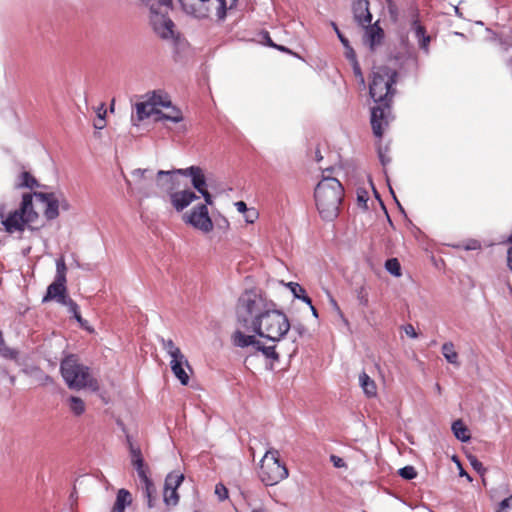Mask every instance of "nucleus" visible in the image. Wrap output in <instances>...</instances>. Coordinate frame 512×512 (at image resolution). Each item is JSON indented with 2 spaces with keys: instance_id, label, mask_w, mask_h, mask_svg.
Segmentation results:
<instances>
[{
  "instance_id": "obj_42",
  "label": "nucleus",
  "mask_w": 512,
  "mask_h": 512,
  "mask_svg": "<svg viewBox=\"0 0 512 512\" xmlns=\"http://www.w3.org/2000/svg\"><path fill=\"white\" fill-rule=\"evenodd\" d=\"M351 65H352V69H353V73H354L355 77L359 80V82L361 84H364L365 83V79H364L363 73L361 71V67H360L359 62L358 61H354V63H352Z\"/></svg>"
},
{
  "instance_id": "obj_34",
  "label": "nucleus",
  "mask_w": 512,
  "mask_h": 512,
  "mask_svg": "<svg viewBox=\"0 0 512 512\" xmlns=\"http://www.w3.org/2000/svg\"><path fill=\"white\" fill-rule=\"evenodd\" d=\"M133 467L135 468L136 472H137V475L139 477V480L142 481V480H145L148 479V475H147V467L144 463V459L143 458H137L136 460L132 461L131 462Z\"/></svg>"
},
{
  "instance_id": "obj_62",
  "label": "nucleus",
  "mask_w": 512,
  "mask_h": 512,
  "mask_svg": "<svg viewBox=\"0 0 512 512\" xmlns=\"http://www.w3.org/2000/svg\"><path fill=\"white\" fill-rule=\"evenodd\" d=\"M460 476H466L468 480H472L471 477L462 468L460 470Z\"/></svg>"
},
{
  "instance_id": "obj_9",
  "label": "nucleus",
  "mask_w": 512,
  "mask_h": 512,
  "mask_svg": "<svg viewBox=\"0 0 512 512\" xmlns=\"http://www.w3.org/2000/svg\"><path fill=\"white\" fill-rule=\"evenodd\" d=\"M179 3L186 14L195 18L208 17L212 9L219 19L226 16V0H179Z\"/></svg>"
},
{
  "instance_id": "obj_28",
  "label": "nucleus",
  "mask_w": 512,
  "mask_h": 512,
  "mask_svg": "<svg viewBox=\"0 0 512 512\" xmlns=\"http://www.w3.org/2000/svg\"><path fill=\"white\" fill-rule=\"evenodd\" d=\"M150 103H153V108L156 109L157 106L162 107H170L171 101L168 99V96L161 91L152 92L151 96L148 98Z\"/></svg>"
},
{
  "instance_id": "obj_54",
  "label": "nucleus",
  "mask_w": 512,
  "mask_h": 512,
  "mask_svg": "<svg viewBox=\"0 0 512 512\" xmlns=\"http://www.w3.org/2000/svg\"><path fill=\"white\" fill-rule=\"evenodd\" d=\"M97 115L98 119H100L103 122V119L105 120L106 115V109L104 108V104H101L97 109Z\"/></svg>"
},
{
  "instance_id": "obj_38",
  "label": "nucleus",
  "mask_w": 512,
  "mask_h": 512,
  "mask_svg": "<svg viewBox=\"0 0 512 512\" xmlns=\"http://www.w3.org/2000/svg\"><path fill=\"white\" fill-rule=\"evenodd\" d=\"M399 475L406 480H412L417 476V471L413 466H405L399 469Z\"/></svg>"
},
{
  "instance_id": "obj_56",
  "label": "nucleus",
  "mask_w": 512,
  "mask_h": 512,
  "mask_svg": "<svg viewBox=\"0 0 512 512\" xmlns=\"http://www.w3.org/2000/svg\"><path fill=\"white\" fill-rule=\"evenodd\" d=\"M268 44H269V46H271V47H275L276 49H278V50H280V51H282V52L292 53V52H291L287 47L282 46V45H276V44H274V43L271 41V39H269Z\"/></svg>"
},
{
  "instance_id": "obj_24",
  "label": "nucleus",
  "mask_w": 512,
  "mask_h": 512,
  "mask_svg": "<svg viewBox=\"0 0 512 512\" xmlns=\"http://www.w3.org/2000/svg\"><path fill=\"white\" fill-rule=\"evenodd\" d=\"M359 382H360V385H361L364 393L368 397H373L376 395V392H377L376 384L365 372H362L359 375Z\"/></svg>"
},
{
  "instance_id": "obj_57",
  "label": "nucleus",
  "mask_w": 512,
  "mask_h": 512,
  "mask_svg": "<svg viewBox=\"0 0 512 512\" xmlns=\"http://www.w3.org/2000/svg\"><path fill=\"white\" fill-rule=\"evenodd\" d=\"M480 243L477 240H472L466 247V250H476L480 248Z\"/></svg>"
},
{
  "instance_id": "obj_44",
  "label": "nucleus",
  "mask_w": 512,
  "mask_h": 512,
  "mask_svg": "<svg viewBox=\"0 0 512 512\" xmlns=\"http://www.w3.org/2000/svg\"><path fill=\"white\" fill-rule=\"evenodd\" d=\"M344 48H345V56L350 61L351 64L354 63V61H358L356 53H355L354 49L350 46L349 42H348V47H344Z\"/></svg>"
},
{
  "instance_id": "obj_50",
  "label": "nucleus",
  "mask_w": 512,
  "mask_h": 512,
  "mask_svg": "<svg viewBox=\"0 0 512 512\" xmlns=\"http://www.w3.org/2000/svg\"><path fill=\"white\" fill-rule=\"evenodd\" d=\"M202 197L204 198L205 200V204L204 205H212L213 204V197L212 195L209 193V191L207 189L205 190H202L199 192Z\"/></svg>"
},
{
  "instance_id": "obj_45",
  "label": "nucleus",
  "mask_w": 512,
  "mask_h": 512,
  "mask_svg": "<svg viewBox=\"0 0 512 512\" xmlns=\"http://www.w3.org/2000/svg\"><path fill=\"white\" fill-rule=\"evenodd\" d=\"M257 218H258V212L254 208H250V210L247 211V213H245V221L247 223L252 224L256 221Z\"/></svg>"
},
{
  "instance_id": "obj_43",
  "label": "nucleus",
  "mask_w": 512,
  "mask_h": 512,
  "mask_svg": "<svg viewBox=\"0 0 512 512\" xmlns=\"http://www.w3.org/2000/svg\"><path fill=\"white\" fill-rule=\"evenodd\" d=\"M128 442H129V450H130L131 462L136 460L137 458H143L140 448L134 446L130 442L129 438H128Z\"/></svg>"
},
{
  "instance_id": "obj_55",
  "label": "nucleus",
  "mask_w": 512,
  "mask_h": 512,
  "mask_svg": "<svg viewBox=\"0 0 512 512\" xmlns=\"http://www.w3.org/2000/svg\"><path fill=\"white\" fill-rule=\"evenodd\" d=\"M509 241L512 243V233H511V236L509 237ZM507 262H508V267L510 268V270H512V246L509 248V250L507 252Z\"/></svg>"
},
{
  "instance_id": "obj_53",
  "label": "nucleus",
  "mask_w": 512,
  "mask_h": 512,
  "mask_svg": "<svg viewBox=\"0 0 512 512\" xmlns=\"http://www.w3.org/2000/svg\"><path fill=\"white\" fill-rule=\"evenodd\" d=\"M235 207L240 213H247L250 209L247 207L246 203L244 201H238L235 203Z\"/></svg>"
},
{
  "instance_id": "obj_5",
  "label": "nucleus",
  "mask_w": 512,
  "mask_h": 512,
  "mask_svg": "<svg viewBox=\"0 0 512 512\" xmlns=\"http://www.w3.org/2000/svg\"><path fill=\"white\" fill-rule=\"evenodd\" d=\"M150 9V23L154 32L163 39L173 37L174 23L167 16L172 8V0H144Z\"/></svg>"
},
{
  "instance_id": "obj_47",
  "label": "nucleus",
  "mask_w": 512,
  "mask_h": 512,
  "mask_svg": "<svg viewBox=\"0 0 512 512\" xmlns=\"http://www.w3.org/2000/svg\"><path fill=\"white\" fill-rule=\"evenodd\" d=\"M331 25H332L334 31L336 32V34H337L340 42L342 43V45L344 47H348L349 40L340 32V30H339L338 26L336 25V23L332 22Z\"/></svg>"
},
{
  "instance_id": "obj_23",
  "label": "nucleus",
  "mask_w": 512,
  "mask_h": 512,
  "mask_svg": "<svg viewBox=\"0 0 512 512\" xmlns=\"http://www.w3.org/2000/svg\"><path fill=\"white\" fill-rule=\"evenodd\" d=\"M442 354L446 361L452 365L459 366L458 353L452 342H445L441 348Z\"/></svg>"
},
{
  "instance_id": "obj_8",
  "label": "nucleus",
  "mask_w": 512,
  "mask_h": 512,
  "mask_svg": "<svg viewBox=\"0 0 512 512\" xmlns=\"http://www.w3.org/2000/svg\"><path fill=\"white\" fill-rule=\"evenodd\" d=\"M32 200V194H23L19 209L9 213L6 219L1 222L6 232L14 233L16 231H23L26 224L36 220L38 215L33 209Z\"/></svg>"
},
{
  "instance_id": "obj_60",
  "label": "nucleus",
  "mask_w": 512,
  "mask_h": 512,
  "mask_svg": "<svg viewBox=\"0 0 512 512\" xmlns=\"http://www.w3.org/2000/svg\"><path fill=\"white\" fill-rule=\"evenodd\" d=\"M389 189H390V192H391V194L393 195V197H394V199H395V201H396V203H397V205H398L399 209H400L402 212H404V210H403L402 206L400 205L399 201L397 200V198H396V196H395V193H394L393 189H392L391 187H390Z\"/></svg>"
},
{
  "instance_id": "obj_32",
  "label": "nucleus",
  "mask_w": 512,
  "mask_h": 512,
  "mask_svg": "<svg viewBox=\"0 0 512 512\" xmlns=\"http://www.w3.org/2000/svg\"><path fill=\"white\" fill-rule=\"evenodd\" d=\"M163 502L167 507H174L179 502V494L176 489H168L164 487Z\"/></svg>"
},
{
  "instance_id": "obj_40",
  "label": "nucleus",
  "mask_w": 512,
  "mask_h": 512,
  "mask_svg": "<svg viewBox=\"0 0 512 512\" xmlns=\"http://www.w3.org/2000/svg\"><path fill=\"white\" fill-rule=\"evenodd\" d=\"M497 512H512V495L501 501Z\"/></svg>"
},
{
  "instance_id": "obj_39",
  "label": "nucleus",
  "mask_w": 512,
  "mask_h": 512,
  "mask_svg": "<svg viewBox=\"0 0 512 512\" xmlns=\"http://www.w3.org/2000/svg\"><path fill=\"white\" fill-rule=\"evenodd\" d=\"M60 281H66V265L63 258L56 261V277Z\"/></svg>"
},
{
  "instance_id": "obj_37",
  "label": "nucleus",
  "mask_w": 512,
  "mask_h": 512,
  "mask_svg": "<svg viewBox=\"0 0 512 512\" xmlns=\"http://www.w3.org/2000/svg\"><path fill=\"white\" fill-rule=\"evenodd\" d=\"M0 354L8 359H14L17 356V352L6 346L5 340L0 332Z\"/></svg>"
},
{
  "instance_id": "obj_27",
  "label": "nucleus",
  "mask_w": 512,
  "mask_h": 512,
  "mask_svg": "<svg viewBox=\"0 0 512 512\" xmlns=\"http://www.w3.org/2000/svg\"><path fill=\"white\" fill-rule=\"evenodd\" d=\"M184 480V475L178 471L170 472L166 478L164 487L168 489H178V487L181 485V483Z\"/></svg>"
},
{
  "instance_id": "obj_2",
  "label": "nucleus",
  "mask_w": 512,
  "mask_h": 512,
  "mask_svg": "<svg viewBox=\"0 0 512 512\" xmlns=\"http://www.w3.org/2000/svg\"><path fill=\"white\" fill-rule=\"evenodd\" d=\"M397 78L398 72L388 66L376 67L372 72L369 94L377 105L371 109V126L378 138L382 137L383 128L389 123Z\"/></svg>"
},
{
  "instance_id": "obj_52",
  "label": "nucleus",
  "mask_w": 512,
  "mask_h": 512,
  "mask_svg": "<svg viewBox=\"0 0 512 512\" xmlns=\"http://www.w3.org/2000/svg\"><path fill=\"white\" fill-rule=\"evenodd\" d=\"M331 461L333 462L334 466L337 468H341V467L345 466L344 460L336 455H331Z\"/></svg>"
},
{
  "instance_id": "obj_10",
  "label": "nucleus",
  "mask_w": 512,
  "mask_h": 512,
  "mask_svg": "<svg viewBox=\"0 0 512 512\" xmlns=\"http://www.w3.org/2000/svg\"><path fill=\"white\" fill-rule=\"evenodd\" d=\"M133 180L124 176L128 190L137 195L140 200L156 196L153 187L154 177L151 169L137 168L131 172Z\"/></svg>"
},
{
  "instance_id": "obj_6",
  "label": "nucleus",
  "mask_w": 512,
  "mask_h": 512,
  "mask_svg": "<svg viewBox=\"0 0 512 512\" xmlns=\"http://www.w3.org/2000/svg\"><path fill=\"white\" fill-rule=\"evenodd\" d=\"M286 465L279 460V451L270 448L260 461L259 477L266 486H273L288 477Z\"/></svg>"
},
{
  "instance_id": "obj_64",
  "label": "nucleus",
  "mask_w": 512,
  "mask_h": 512,
  "mask_svg": "<svg viewBox=\"0 0 512 512\" xmlns=\"http://www.w3.org/2000/svg\"><path fill=\"white\" fill-rule=\"evenodd\" d=\"M251 512H266V510L263 508H257V509H253Z\"/></svg>"
},
{
  "instance_id": "obj_29",
  "label": "nucleus",
  "mask_w": 512,
  "mask_h": 512,
  "mask_svg": "<svg viewBox=\"0 0 512 512\" xmlns=\"http://www.w3.org/2000/svg\"><path fill=\"white\" fill-rule=\"evenodd\" d=\"M18 188H34L38 185L37 180L29 173V172H22L19 177L18 181L15 184Z\"/></svg>"
},
{
  "instance_id": "obj_35",
  "label": "nucleus",
  "mask_w": 512,
  "mask_h": 512,
  "mask_svg": "<svg viewBox=\"0 0 512 512\" xmlns=\"http://www.w3.org/2000/svg\"><path fill=\"white\" fill-rule=\"evenodd\" d=\"M386 270L393 276H401V265L396 258H390L385 263Z\"/></svg>"
},
{
  "instance_id": "obj_1",
  "label": "nucleus",
  "mask_w": 512,
  "mask_h": 512,
  "mask_svg": "<svg viewBox=\"0 0 512 512\" xmlns=\"http://www.w3.org/2000/svg\"><path fill=\"white\" fill-rule=\"evenodd\" d=\"M237 318L243 328L272 342H279L290 330L289 319L277 304L254 291L240 296Z\"/></svg>"
},
{
  "instance_id": "obj_63",
  "label": "nucleus",
  "mask_w": 512,
  "mask_h": 512,
  "mask_svg": "<svg viewBox=\"0 0 512 512\" xmlns=\"http://www.w3.org/2000/svg\"><path fill=\"white\" fill-rule=\"evenodd\" d=\"M360 302H361V304H363V305H367V303H368V299H367L366 297L362 296V297H360Z\"/></svg>"
},
{
  "instance_id": "obj_13",
  "label": "nucleus",
  "mask_w": 512,
  "mask_h": 512,
  "mask_svg": "<svg viewBox=\"0 0 512 512\" xmlns=\"http://www.w3.org/2000/svg\"><path fill=\"white\" fill-rule=\"evenodd\" d=\"M34 196L46 204L44 215L48 220H54L59 216L60 198L58 194L35 192Z\"/></svg>"
},
{
  "instance_id": "obj_33",
  "label": "nucleus",
  "mask_w": 512,
  "mask_h": 512,
  "mask_svg": "<svg viewBox=\"0 0 512 512\" xmlns=\"http://www.w3.org/2000/svg\"><path fill=\"white\" fill-rule=\"evenodd\" d=\"M158 119L160 120H168L174 123H179L183 120V116L180 110L173 108L171 113H163L161 111H157Z\"/></svg>"
},
{
  "instance_id": "obj_31",
  "label": "nucleus",
  "mask_w": 512,
  "mask_h": 512,
  "mask_svg": "<svg viewBox=\"0 0 512 512\" xmlns=\"http://www.w3.org/2000/svg\"><path fill=\"white\" fill-rule=\"evenodd\" d=\"M68 405L71 412L76 416H80L85 412V403L81 398L77 396L69 397Z\"/></svg>"
},
{
  "instance_id": "obj_51",
  "label": "nucleus",
  "mask_w": 512,
  "mask_h": 512,
  "mask_svg": "<svg viewBox=\"0 0 512 512\" xmlns=\"http://www.w3.org/2000/svg\"><path fill=\"white\" fill-rule=\"evenodd\" d=\"M378 156L383 166H386L388 163H390V158L382 151L381 148L378 150Z\"/></svg>"
},
{
  "instance_id": "obj_17",
  "label": "nucleus",
  "mask_w": 512,
  "mask_h": 512,
  "mask_svg": "<svg viewBox=\"0 0 512 512\" xmlns=\"http://www.w3.org/2000/svg\"><path fill=\"white\" fill-rule=\"evenodd\" d=\"M135 113L131 115V123L133 126H138L139 123L153 114H157V109L153 108V103L149 100L137 102L135 105Z\"/></svg>"
},
{
  "instance_id": "obj_18",
  "label": "nucleus",
  "mask_w": 512,
  "mask_h": 512,
  "mask_svg": "<svg viewBox=\"0 0 512 512\" xmlns=\"http://www.w3.org/2000/svg\"><path fill=\"white\" fill-rule=\"evenodd\" d=\"M170 367L180 383L184 386L188 385L189 375L184 370V367H187L189 370H191V367L185 355L179 356V358H172L170 361Z\"/></svg>"
},
{
  "instance_id": "obj_30",
  "label": "nucleus",
  "mask_w": 512,
  "mask_h": 512,
  "mask_svg": "<svg viewBox=\"0 0 512 512\" xmlns=\"http://www.w3.org/2000/svg\"><path fill=\"white\" fill-rule=\"evenodd\" d=\"M160 342L162 344L163 349L171 357V359L177 357L179 358V356L184 355L181 352L180 348L175 345L173 340L161 338Z\"/></svg>"
},
{
  "instance_id": "obj_49",
  "label": "nucleus",
  "mask_w": 512,
  "mask_h": 512,
  "mask_svg": "<svg viewBox=\"0 0 512 512\" xmlns=\"http://www.w3.org/2000/svg\"><path fill=\"white\" fill-rule=\"evenodd\" d=\"M404 331H405L406 335L410 338L418 337V334H417L415 328L411 324H407L406 326H404Z\"/></svg>"
},
{
  "instance_id": "obj_21",
  "label": "nucleus",
  "mask_w": 512,
  "mask_h": 512,
  "mask_svg": "<svg viewBox=\"0 0 512 512\" xmlns=\"http://www.w3.org/2000/svg\"><path fill=\"white\" fill-rule=\"evenodd\" d=\"M141 490L149 508H154L158 503L157 489L150 478L140 481Z\"/></svg>"
},
{
  "instance_id": "obj_15",
  "label": "nucleus",
  "mask_w": 512,
  "mask_h": 512,
  "mask_svg": "<svg viewBox=\"0 0 512 512\" xmlns=\"http://www.w3.org/2000/svg\"><path fill=\"white\" fill-rule=\"evenodd\" d=\"M352 11L355 21L360 26H369L372 21V15L369 10L368 0H356L352 4Z\"/></svg>"
},
{
  "instance_id": "obj_41",
  "label": "nucleus",
  "mask_w": 512,
  "mask_h": 512,
  "mask_svg": "<svg viewBox=\"0 0 512 512\" xmlns=\"http://www.w3.org/2000/svg\"><path fill=\"white\" fill-rule=\"evenodd\" d=\"M215 494L218 496L220 501L228 498V490L222 483H218L215 486Z\"/></svg>"
},
{
  "instance_id": "obj_11",
  "label": "nucleus",
  "mask_w": 512,
  "mask_h": 512,
  "mask_svg": "<svg viewBox=\"0 0 512 512\" xmlns=\"http://www.w3.org/2000/svg\"><path fill=\"white\" fill-rule=\"evenodd\" d=\"M232 342L236 347H250L254 352H261L267 359H271L273 361L279 360V355L276 352L275 345L266 346L261 341L257 340L255 336L245 335L240 330H236L234 332Z\"/></svg>"
},
{
  "instance_id": "obj_36",
  "label": "nucleus",
  "mask_w": 512,
  "mask_h": 512,
  "mask_svg": "<svg viewBox=\"0 0 512 512\" xmlns=\"http://www.w3.org/2000/svg\"><path fill=\"white\" fill-rule=\"evenodd\" d=\"M65 305L68 306L69 312L73 315L77 322H79L81 326L84 327V323L86 321H84L83 318L81 317V314L79 312V306L77 305V303L69 298Z\"/></svg>"
},
{
  "instance_id": "obj_25",
  "label": "nucleus",
  "mask_w": 512,
  "mask_h": 512,
  "mask_svg": "<svg viewBox=\"0 0 512 512\" xmlns=\"http://www.w3.org/2000/svg\"><path fill=\"white\" fill-rule=\"evenodd\" d=\"M452 431L454 436L461 442H466L470 439L468 429L461 420H456L453 422Z\"/></svg>"
},
{
  "instance_id": "obj_61",
  "label": "nucleus",
  "mask_w": 512,
  "mask_h": 512,
  "mask_svg": "<svg viewBox=\"0 0 512 512\" xmlns=\"http://www.w3.org/2000/svg\"><path fill=\"white\" fill-rule=\"evenodd\" d=\"M308 306L310 307L313 316L318 318V312H317L316 308L313 306V304L311 303V305H308Z\"/></svg>"
},
{
  "instance_id": "obj_20",
  "label": "nucleus",
  "mask_w": 512,
  "mask_h": 512,
  "mask_svg": "<svg viewBox=\"0 0 512 512\" xmlns=\"http://www.w3.org/2000/svg\"><path fill=\"white\" fill-rule=\"evenodd\" d=\"M383 38V30L375 25L369 26L366 28L363 42L367 45L371 50H374L377 45H379Z\"/></svg>"
},
{
  "instance_id": "obj_4",
  "label": "nucleus",
  "mask_w": 512,
  "mask_h": 512,
  "mask_svg": "<svg viewBox=\"0 0 512 512\" xmlns=\"http://www.w3.org/2000/svg\"><path fill=\"white\" fill-rule=\"evenodd\" d=\"M61 375L71 389H98V382L90 373L89 367L78 362L75 355H68L60 364Z\"/></svg>"
},
{
  "instance_id": "obj_7",
  "label": "nucleus",
  "mask_w": 512,
  "mask_h": 512,
  "mask_svg": "<svg viewBox=\"0 0 512 512\" xmlns=\"http://www.w3.org/2000/svg\"><path fill=\"white\" fill-rule=\"evenodd\" d=\"M178 174L190 177L192 186L198 191L207 189V182L204 169L200 166H190L184 169H174L171 171L159 170L157 172V185L166 190L175 189L174 175Z\"/></svg>"
},
{
  "instance_id": "obj_16",
  "label": "nucleus",
  "mask_w": 512,
  "mask_h": 512,
  "mask_svg": "<svg viewBox=\"0 0 512 512\" xmlns=\"http://www.w3.org/2000/svg\"><path fill=\"white\" fill-rule=\"evenodd\" d=\"M65 284L66 281H60L59 278H55V281L48 286L46 295L43 297V302L56 299L58 303L66 304L68 299L65 296Z\"/></svg>"
},
{
  "instance_id": "obj_22",
  "label": "nucleus",
  "mask_w": 512,
  "mask_h": 512,
  "mask_svg": "<svg viewBox=\"0 0 512 512\" xmlns=\"http://www.w3.org/2000/svg\"><path fill=\"white\" fill-rule=\"evenodd\" d=\"M131 503V493L124 488L119 489L116 495V501L113 505L111 512H125L126 507L130 506Z\"/></svg>"
},
{
  "instance_id": "obj_26",
  "label": "nucleus",
  "mask_w": 512,
  "mask_h": 512,
  "mask_svg": "<svg viewBox=\"0 0 512 512\" xmlns=\"http://www.w3.org/2000/svg\"><path fill=\"white\" fill-rule=\"evenodd\" d=\"M287 286L295 298L302 300L307 305H311V298L307 296L306 290L300 284L289 282Z\"/></svg>"
},
{
  "instance_id": "obj_48",
  "label": "nucleus",
  "mask_w": 512,
  "mask_h": 512,
  "mask_svg": "<svg viewBox=\"0 0 512 512\" xmlns=\"http://www.w3.org/2000/svg\"><path fill=\"white\" fill-rule=\"evenodd\" d=\"M357 200H358V203L360 206L367 208L368 196H367L366 191L358 192Z\"/></svg>"
},
{
  "instance_id": "obj_12",
  "label": "nucleus",
  "mask_w": 512,
  "mask_h": 512,
  "mask_svg": "<svg viewBox=\"0 0 512 512\" xmlns=\"http://www.w3.org/2000/svg\"><path fill=\"white\" fill-rule=\"evenodd\" d=\"M183 221L203 233L213 230V222L206 205H196L189 213L183 215Z\"/></svg>"
},
{
  "instance_id": "obj_3",
  "label": "nucleus",
  "mask_w": 512,
  "mask_h": 512,
  "mask_svg": "<svg viewBox=\"0 0 512 512\" xmlns=\"http://www.w3.org/2000/svg\"><path fill=\"white\" fill-rule=\"evenodd\" d=\"M344 188L334 177L324 176L314 192L316 207L321 218L333 221L339 214Z\"/></svg>"
},
{
  "instance_id": "obj_58",
  "label": "nucleus",
  "mask_w": 512,
  "mask_h": 512,
  "mask_svg": "<svg viewBox=\"0 0 512 512\" xmlns=\"http://www.w3.org/2000/svg\"><path fill=\"white\" fill-rule=\"evenodd\" d=\"M59 198H60V207L63 209V210H68L69 209V203L68 201L63 197L62 194H59L58 195Z\"/></svg>"
},
{
  "instance_id": "obj_59",
  "label": "nucleus",
  "mask_w": 512,
  "mask_h": 512,
  "mask_svg": "<svg viewBox=\"0 0 512 512\" xmlns=\"http://www.w3.org/2000/svg\"><path fill=\"white\" fill-rule=\"evenodd\" d=\"M94 127L96 129H103L105 127V120L103 119V122L99 119L98 122L94 124Z\"/></svg>"
},
{
  "instance_id": "obj_46",
  "label": "nucleus",
  "mask_w": 512,
  "mask_h": 512,
  "mask_svg": "<svg viewBox=\"0 0 512 512\" xmlns=\"http://www.w3.org/2000/svg\"><path fill=\"white\" fill-rule=\"evenodd\" d=\"M469 460L473 469L478 473H483L485 471L483 464L476 457H470Z\"/></svg>"
},
{
  "instance_id": "obj_14",
  "label": "nucleus",
  "mask_w": 512,
  "mask_h": 512,
  "mask_svg": "<svg viewBox=\"0 0 512 512\" xmlns=\"http://www.w3.org/2000/svg\"><path fill=\"white\" fill-rule=\"evenodd\" d=\"M170 192V201L174 209L178 212L183 211L193 201L198 199V196L191 190H182L172 192L173 190H167Z\"/></svg>"
},
{
  "instance_id": "obj_19",
  "label": "nucleus",
  "mask_w": 512,
  "mask_h": 512,
  "mask_svg": "<svg viewBox=\"0 0 512 512\" xmlns=\"http://www.w3.org/2000/svg\"><path fill=\"white\" fill-rule=\"evenodd\" d=\"M411 29L414 32V36L418 41L419 48L426 54L429 53V43L431 37L426 34V29L422 26L417 18L412 22Z\"/></svg>"
}]
</instances>
